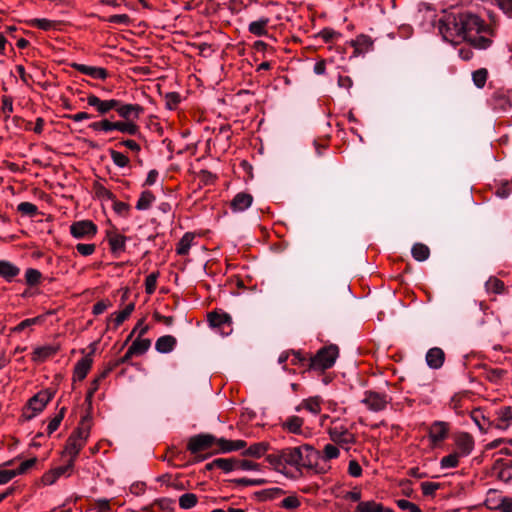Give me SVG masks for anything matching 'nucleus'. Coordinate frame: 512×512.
Wrapping results in <instances>:
<instances>
[{
  "instance_id": "58",
  "label": "nucleus",
  "mask_w": 512,
  "mask_h": 512,
  "mask_svg": "<svg viewBox=\"0 0 512 512\" xmlns=\"http://www.w3.org/2000/svg\"><path fill=\"white\" fill-rule=\"evenodd\" d=\"M32 25L42 30H50L55 26V22L46 18H38L32 21Z\"/></svg>"
},
{
  "instance_id": "64",
  "label": "nucleus",
  "mask_w": 512,
  "mask_h": 512,
  "mask_svg": "<svg viewBox=\"0 0 512 512\" xmlns=\"http://www.w3.org/2000/svg\"><path fill=\"white\" fill-rule=\"evenodd\" d=\"M36 463V458H31L23 461L15 470L16 475H22L32 468Z\"/></svg>"
},
{
  "instance_id": "51",
  "label": "nucleus",
  "mask_w": 512,
  "mask_h": 512,
  "mask_svg": "<svg viewBox=\"0 0 512 512\" xmlns=\"http://www.w3.org/2000/svg\"><path fill=\"white\" fill-rule=\"evenodd\" d=\"M291 364L307 367L309 369V358L305 357L300 351L290 352Z\"/></svg>"
},
{
  "instance_id": "6",
  "label": "nucleus",
  "mask_w": 512,
  "mask_h": 512,
  "mask_svg": "<svg viewBox=\"0 0 512 512\" xmlns=\"http://www.w3.org/2000/svg\"><path fill=\"white\" fill-rule=\"evenodd\" d=\"M54 393L49 389L41 390L29 399L23 411L25 419L30 420L41 413L52 400Z\"/></svg>"
},
{
  "instance_id": "34",
  "label": "nucleus",
  "mask_w": 512,
  "mask_h": 512,
  "mask_svg": "<svg viewBox=\"0 0 512 512\" xmlns=\"http://www.w3.org/2000/svg\"><path fill=\"white\" fill-rule=\"evenodd\" d=\"M208 321L213 327L230 326L232 323L231 316L227 313L211 312L208 314Z\"/></svg>"
},
{
  "instance_id": "57",
  "label": "nucleus",
  "mask_w": 512,
  "mask_h": 512,
  "mask_svg": "<svg viewBox=\"0 0 512 512\" xmlns=\"http://www.w3.org/2000/svg\"><path fill=\"white\" fill-rule=\"evenodd\" d=\"M440 484L436 482H422L421 483V490L423 495L425 496H432L434 493L439 489Z\"/></svg>"
},
{
  "instance_id": "23",
  "label": "nucleus",
  "mask_w": 512,
  "mask_h": 512,
  "mask_svg": "<svg viewBox=\"0 0 512 512\" xmlns=\"http://www.w3.org/2000/svg\"><path fill=\"white\" fill-rule=\"evenodd\" d=\"M126 236L119 233H109L108 234V243L113 254L119 255L120 253L125 251L126 247Z\"/></svg>"
},
{
  "instance_id": "25",
  "label": "nucleus",
  "mask_w": 512,
  "mask_h": 512,
  "mask_svg": "<svg viewBox=\"0 0 512 512\" xmlns=\"http://www.w3.org/2000/svg\"><path fill=\"white\" fill-rule=\"evenodd\" d=\"M352 46L354 47L355 54H364L372 49L373 40L371 39L370 36L361 34L357 36L355 40L352 41Z\"/></svg>"
},
{
  "instance_id": "56",
  "label": "nucleus",
  "mask_w": 512,
  "mask_h": 512,
  "mask_svg": "<svg viewBox=\"0 0 512 512\" xmlns=\"http://www.w3.org/2000/svg\"><path fill=\"white\" fill-rule=\"evenodd\" d=\"M396 503L401 510L409 512H422V510L416 504L406 499H399L396 501Z\"/></svg>"
},
{
  "instance_id": "11",
  "label": "nucleus",
  "mask_w": 512,
  "mask_h": 512,
  "mask_svg": "<svg viewBox=\"0 0 512 512\" xmlns=\"http://www.w3.org/2000/svg\"><path fill=\"white\" fill-rule=\"evenodd\" d=\"M492 474L506 485H512V461L498 459L492 467Z\"/></svg>"
},
{
  "instance_id": "53",
  "label": "nucleus",
  "mask_w": 512,
  "mask_h": 512,
  "mask_svg": "<svg viewBox=\"0 0 512 512\" xmlns=\"http://www.w3.org/2000/svg\"><path fill=\"white\" fill-rule=\"evenodd\" d=\"M64 414H65V408H62L60 410V412L53 419L50 420V422L48 423V426H47V433L49 435H51L58 429L61 421L63 420Z\"/></svg>"
},
{
  "instance_id": "1",
  "label": "nucleus",
  "mask_w": 512,
  "mask_h": 512,
  "mask_svg": "<svg viewBox=\"0 0 512 512\" xmlns=\"http://www.w3.org/2000/svg\"><path fill=\"white\" fill-rule=\"evenodd\" d=\"M319 458V451L308 444L287 447L267 456V461L278 472L301 473L304 468H312Z\"/></svg>"
},
{
  "instance_id": "4",
  "label": "nucleus",
  "mask_w": 512,
  "mask_h": 512,
  "mask_svg": "<svg viewBox=\"0 0 512 512\" xmlns=\"http://www.w3.org/2000/svg\"><path fill=\"white\" fill-rule=\"evenodd\" d=\"M339 356L337 345L324 346L314 356L309 357V369L314 371H325L334 366Z\"/></svg>"
},
{
  "instance_id": "20",
  "label": "nucleus",
  "mask_w": 512,
  "mask_h": 512,
  "mask_svg": "<svg viewBox=\"0 0 512 512\" xmlns=\"http://www.w3.org/2000/svg\"><path fill=\"white\" fill-rule=\"evenodd\" d=\"M512 424V408L502 407L497 411V419L493 424L497 429L506 430Z\"/></svg>"
},
{
  "instance_id": "16",
  "label": "nucleus",
  "mask_w": 512,
  "mask_h": 512,
  "mask_svg": "<svg viewBox=\"0 0 512 512\" xmlns=\"http://www.w3.org/2000/svg\"><path fill=\"white\" fill-rule=\"evenodd\" d=\"M362 402L371 411L378 412L385 409L387 405V399L385 395L376 392H367Z\"/></svg>"
},
{
  "instance_id": "10",
  "label": "nucleus",
  "mask_w": 512,
  "mask_h": 512,
  "mask_svg": "<svg viewBox=\"0 0 512 512\" xmlns=\"http://www.w3.org/2000/svg\"><path fill=\"white\" fill-rule=\"evenodd\" d=\"M70 233L76 239H89L96 235L97 226L90 220L77 221L70 226Z\"/></svg>"
},
{
  "instance_id": "12",
  "label": "nucleus",
  "mask_w": 512,
  "mask_h": 512,
  "mask_svg": "<svg viewBox=\"0 0 512 512\" xmlns=\"http://www.w3.org/2000/svg\"><path fill=\"white\" fill-rule=\"evenodd\" d=\"M455 452L461 457L469 456L475 446L474 438L467 432H459L455 435Z\"/></svg>"
},
{
  "instance_id": "21",
  "label": "nucleus",
  "mask_w": 512,
  "mask_h": 512,
  "mask_svg": "<svg viewBox=\"0 0 512 512\" xmlns=\"http://www.w3.org/2000/svg\"><path fill=\"white\" fill-rule=\"evenodd\" d=\"M445 359V354L441 348L434 347L428 350L426 353L427 365L432 369L440 368Z\"/></svg>"
},
{
  "instance_id": "33",
  "label": "nucleus",
  "mask_w": 512,
  "mask_h": 512,
  "mask_svg": "<svg viewBox=\"0 0 512 512\" xmlns=\"http://www.w3.org/2000/svg\"><path fill=\"white\" fill-rule=\"evenodd\" d=\"M85 443L82 441H79L74 436H69L66 446H65V452L70 456V460H73L75 462L76 457L78 456L81 449L84 447Z\"/></svg>"
},
{
  "instance_id": "59",
  "label": "nucleus",
  "mask_w": 512,
  "mask_h": 512,
  "mask_svg": "<svg viewBox=\"0 0 512 512\" xmlns=\"http://www.w3.org/2000/svg\"><path fill=\"white\" fill-rule=\"evenodd\" d=\"M95 244L78 243L76 245L77 252L82 256H90L95 252Z\"/></svg>"
},
{
  "instance_id": "46",
  "label": "nucleus",
  "mask_w": 512,
  "mask_h": 512,
  "mask_svg": "<svg viewBox=\"0 0 512 512\" xmlns=\"http://www.w3.org/2000/svg\"><path fill=\"white\" fill-rule=\"evenodd\" d=\"M42 274L38 269L28 268L25 272V281L29 286H35L40 283Z\"/></svg>"
},
{
  "instance_id": "61",
  "label": "nucleus",
  "mask_w": 512,
  "mask_h": 512,
  "mask_svg": "<svg viewBox=\"0 0 512 512\" xmlns=\"http://www.w3.org/2000/svg\"><path fill=\"white\" fill-rule=\"evenodd\" d=\"M2 113L5 115V119L10 117V114L13 112V100L9 96L2 97Z\"/></svg>"
},
{
  "instance_id": "29",
  "label": "nucleus",
  "mask_w": 512,
  "mask_h": 512,
  "mask_svg": "<svg viewBox=\"0 0 512 512\" xmlns=\"http://www.w3.org/2000/svg\"><path fill=\"white\" fill-rule=\"evenodd\" d=\"M303 423H304V421L302 418L293 415V416L288 417L282 423V428L289 433L300 435L303 433V431H302Z\"/></svg>"
},
{
  "instance_id": "8",
  "label": "nucleus",
  "mask_w": 512,
  "mask_h": 512,
  "mask_svg": "<svg viewBox=\"0 0 512 512\" xmlns=\"http://www.w3.org/2000/svg\"><path fill=\"white\" fill-rule=\"evenodd\" d=\"M217 440L210 434H198L189 439L187 449L192 454H198L211 449L214 445L217 446Z\"/></svg>"
},
{
  "instance_id": "49",
  "label": "nucleus",
  "mask_w": 512,
  "mask_h": 512,
  "mask_svg": "<svg viewBox=\"0 0 512 512\" xmlns=\"http://www.w3.org/2000/svg\"><path fill=\"white\" fill-rule=\"evenodd\" d=\"M301 505L300 499L296 495H290L285 497L280 506L287 510H295Z\"/></svg>"
},
{
  "instance_id": "5",
  "label": "nucleus",
  "mask_w": 512,
  "mask_h": 512,
  "mask_svg": "<svg viewBox=\"0 0 512 512\" xmlns=\"http://www.w3.org/2000/svg\"><path fill=\"white\" fill-rule=\"evenodd\" d=\"M89 128L93 131H102L105 133L117 130L127 135H137L139 133V126L133 121H115L112 122L108 119H102L97 122H93L89 125Z\"/></svg>"
},
{
  "instance_id": "19",
  "label": "nucleus",
  "mask_w": 512,
  "mask_h": 512,
  "mask_svg": "<svg viewBox=\"0 0 512 512\" xmlns=\"http://www.w3.org/2000/svg\"><path fill=\"white\" fill-rule=\"evenodd\" d=\"M71 66L80 73L91 76L94 79L104 80L108 75L107 70L102 67L88 66L79 63H73Z\"/></svg>"
},
{
  "instance_id": "15",
  "label": "nucleus",
  "mask_w": 512,
  "mask_h": 512,
  "mask_svg": "<svg viewBox=\"0 0 512 512\" xmlns=\"http://www.w3.org/2000/svg\"><path fill=\"white\" fill-rule=\"evenodd\" d=\"M490 105L494 110L508 111L512 106L509 92L503 89L494 91L490 98Z\"/></svg>"
},
{
  "instance_id": "7",
  "label": "nucleus",
  "mask_w": 512,
  "mask_h": 512,
  "mask_svg": "<svg viewBox=\"0 0 512 512\" xmlns=\"http://www.w3.org/2000/svg\"><path fill=\"white\" fill-rule=\"evenodd\" d=\"M451 425L446 421H434L431 423L428 429V438L433 446H438L444 442L450 433Z\"/></svg>"
},
{
  "instance_id": "44",
  "label": "nucleus",
  "mask_w": 512,
  "mask_h": 512,
  "mask_svg": "<svg viewBox=\"0 0 512 512\" xmlns=\"http://www.w3.org/2000/svg\"><path fill=\"white\" fill-rule=\"evenodd\" d=\"M267 448L268 445L265 442L254 443L244 452V454L259 458L265 454Z\"/></svg>"
},
{
  "instance_id": "35",
  "label": "nucleus",
  "mask_w": 512,
  "mask_h": 512,
  "mask_svg": "<svg viewBox=\"0 0 512 512\" xmlns=\"http://www.w3.org/2000/svg\"><path fill=\"white\" fill-rule=\"evenodd\" d=\"M357 512H393L392 509L384 507L375 501L359 502Z\"/></svg>"
},
{
  "instance_id": "2",
  "label": "nucleus",
  "mask_w": 512,
  "mask_h": 512,
  "mask_svg": "<svg viewBox=\"0 0 512 512\" xmlns=\"http://www.w3.org/2000/svg\"><path fill=\"white\" fill-rule=\"evenodd\" d=\"M463 35L461 41H468L477 49L488 48L492 40L483 33L488 31L484 21L477 15L463 13Z\"/></svg>"
},
{
  "instance_id": "42",
  "label": "nucleus",
  "mask_w": 512,
  "mask_h": 512,
  "mask_svg": "<svg viewBox=\"0 0 512 512\" xmlns=\"http://www.w3.org/2000/svg\"><path fill=\"white\" fill-rule=\"evenodd\" d=\"M198 503V497L194 493H185L179 497V506L183 510L195 507Z\"/></svg>"
},
{
  "instance_id": "38",
  "label": "nucleus",
  "mask_w": 512,
  "mask_h": 512,
  "mask_svg": "<svg viewBox=\"0 0 512 512\" xmlns=\"http://www.w3.org/2000/svg\"><path fill=\"white\" fill-rule=\"evenodd\" d=\"M135 304H128L123 310L115 312L111 315V320L114 323L115 328L119 327L134 311Z\"/></svg>"
},
{
  "instance_id": "60",
  "label": "nucleus",
  "mask_w": 512,
  "mask_h": 512,
  "mask_svg": "<svg viewBox=\"0 0 512 512\" xmlns=\"http://www.w3.org/2000/svg\"><path fill=\"white\" fill-rule=\"evenodd\" d=\"M341 35L339 32L331 29V28H324L319 32V37L322 38L325 42H330L336 38H339Z\"/></svg>"
},
{
  "instance_id": "52",
  "label": "nucleus",
  "mask_w": 512,
  "mask_h": 512,
  "mask_svg": "<svg viewBox=\"0 0 512 512\" xmlns=\"http://www.w3.org/2000/svg\"><path fill=\"white\" fill-rule=\"evenodd\" d=\"M339 454L338 447L333 444H326L323 448V459L325 461L336 459L339 457Z\"/></svg>"
},
{
  "instance_id": "9",
  "label": "nucleus",
  "mask_w": 512,
  "mask_h": 512,
  "mask_svg": "<svg viewBox=\"0 0 512 512\" xmlns=\"http://www.w3.org/2000/svg\"><path fill=\"white\" fill-rule=\"evenodd\" d=\"M328 434H329L330 439L334 443H336L337 445H340L341 447L345 448L346 450L349 449L351 444H354L356 442L355 435L344 426L330 427L328 429Z\"/></svg>"
},
{
  "instance_id": "13",
  "label": "nucleus",
  "mask_w": 512,
  "mask_h": 512,
  "mask_svg": "<svg viewBox=\"0 0 512 512\" xmlns=\"http://www.w3.org/2000/svg\"><path fill=\"white\" fill-rule=\"evenodd\" d=\"M87 104L96 109L100 115H105L111 110H115L116 106H119V100L108 99L102 100L94 94H89L86 98Z\"/></svg>"
},
{
  "instance_id": "54",
  "label": "nucleus",
  "mask_w": 512,
  "mask_h": 512,
  "mask_svg": "<svg viewBox=\"0 0 512 512\" xmlns=\"http://www.w3.org/2000/svg\"><path fill=\"white\" fill-rule=\"evenodd\" d=\"M180 103V95L177 92H169L165 95V105L169 110H173Z\"/></svg>"
},
{
  "instance_id": "47",
  "label": "nucleus",
  "mask_w": 512,
  "mask_h": 512,
  "mask_svg": "<svg viewBox=\"0 0 512 512\" xmlns=\"http://www.w3.org/2000/svg\"><path fill=\"white\" fill-rule=\"evenodd\" d=\"M17 210L25 216L34 217L38 214V207L31 202H21Z\"/></svg>"
},
{
  "instance_id": "26",
  "label": "nucleus",
  "mask_w": 512,
  "mask_h": 512,
  "mask_svg": "<svg viewBox=\"0 0 512 512\" xmlns=\"http://www.w3.org/2000/svg\"><path fill=\"white\" fill-rule=\"evenodd\" d=\"M321 404L322 399L319 396L309 397L304 399L297 407L296 411H300L302 409L307 410L308 412L317 415L321 412Z\"/></svg>"
},
{
  "instance_id": "55",
  "label": "nucleus",
  "mask_w": 512,
  "mask_h": 512,
  "mask_svg": "<svg viewBox=\"0 0 512 512\" xmlns=\"http://www.w3.org/2000/svg\"><path fill=\"white\" fill-rule=\"evenodd\" d=\"M154 506H157L163 512H172L174 501L169 498H161L154 502Z\"/></svg>"
},
{
  "instance_id": "3",
  "label": "nucleus",
  "mask_w": 512,
  "mask_h": 512,
  "mask_svg": "<svg viewBox=\"0 0 512 512\" xmlns=\"http://www.w3.org/2000/svg\"><path fill=\"white\" fill-rule=\"evenodd\" d=\"M437 28L445 41L452 44L460 43L463 35V13L445 14L438 20Z\"/></svg>"
},
{
  "instance_id": "28",
  "label": "nucleus",
  "mask_w": 512,
  "mask_h": 512,
  "mask_svg": "<svg viewBox=\"0 0 512 512\" xmlns=\"http://www.w3.org/2000/svg\"><path fill=\"white\" fill-rule=\"evenodd\" d=\"M176 343H177V340L174 336L164 335L157 339V341L155 343V349L159 353H163V354L170 353L175 348Z\"/></svg>"
},
{
  "instance_id": "50",
  "label": "nucleus",
  "mask_w": 512,
  "mask_h": 512,
  "mask_svg": "<svg viewBox=\"0 0 512 512\" xmlns=\"http://www.w3.org/2000/svg\"><path fill=\"white\" fill-rule=\"evenodd\" d=\"M158 277H159V272H153L146 277L145 291L147 294H153L155 292Z\"/></svg>"
},
{
  "instance_id": "40",
  "label": "nucleus",
  "mask_w": 512,
  "mask_h": 512,
  "mask_svg": "<svg viewBox=\"0 0 512 512\" xmlns=\"http://www.w3.org/2000/svg\"><path fill=\"white\" fill-rule=\"evenodd\" d=\"M154 201V194L149 190H145L141 193L136 203V209L140 211L148 210Z\"/></svg>"
},
{
  "instance_id": "36",
  "label": "nucleus",
  "mask_w": 512,
  "mask_h": 512,
  "mask_svg": "<svg viewBox=\"0 0 512 512\" xmlns=\"http://www.w3.org/2000/svg\"><path fill=\"white\" fill-rule=\"evenodd\" d=\"M151 346L150 339L142 338L138 336L130 346V352L135 353L136 355H143L148 351Z\"/></svg>"
},
{
  "instance_id": "18",
  "label": "nucleus",
  "mask_w": 512,
  "mask_h": 512,
  "mask_svg": "<svg viewBox=\"0 0 512 512\" xmlns=\"http://www.w3.org/2000/svg\"><path fill=\"white\" fill-rule=\"evenodd\" d=\"M93 364L92 353L81 358L74 367V380L82 381L87 376Z\"/></svg>"
},
{
  "instance_id": "41",
  "label": "nucleus",
  "mask_w": 512,
  "mask_h": 512,
  "mask_svg": "<svg viewBox=\"0 0 512 512\" xmlns=\"http://www.w3.org/2000/svg\"><path fill=\"white\" fill-rule=\"evenodd\" d=\"M460 458L462 457L453 451L452 453L442 457L440 460V467L442 469L456 468L459 465Z\"/></svg>"
},
{
  "instance_id": "31",
  "label": "nucleus",
  "mask_w": 512,
  "mask_h": 512,
  "mask_svg": "<svg viewBox=\"0 0 512 512\" xmlns=\"http://www.w3.org/2000/svg\"><path fill=\"white\" fill-rule=\"evenodd\" d=\"M57 351L58 348L51 345L37 347L32 353V360L35 362H43L49 357L55 355Z\"/></svg>"
},
{
  "instance_id": "63",
  "label": "nucleus",
  "mask_w": 512,
  "mask_h": 512,
  "mask_svg": "<svg viewBox=\"0 0 512 512\" xmlns=\"http://www.w3.org/2000/svg\"><path fill=\"white\" fill-rule=\"evenodd\" d=\"M36 463V458H31L23 461L15 470L16 475H22L32 468Z\"/></svg>"
},
{
  "instance_id": "48",
  "label": "nucleus",
  "mask_w": 512,
  "mask_h": 512,
  "mask_svg": "<svg viewBox=\"0 0 512 512\" xmlns=\"http://www.w3.org/2000/svg\"><path fill=\"white\" fill-rule=\"evenodd\" d=\"M110 156L113 163L120 168L126 167L130 162L129 158L125 154L113 149L110 150Z\"/></svg>"
},
{
  "instance_id": "22",
  "label": "nucleus",
  "mask_w": 512,
  "mask_h": 512,
  "mask_svg": "<svg viewBox=\"0 0 512 512\" xmlns=\"http://www.w3.org/2000/svg\"><path fill=\"white\" fill-rule=\"evenodd\" d=\"M20 274V268L7 260H0V276L11 282Z\"/></svg>"
},
{
  "instance_id": "27",
  "label": "nucleus",
  "mask_w": 512,
  "mask_h": 512,
  "mask_svg": "<svg viewBox=\"0 0 512 512\" xmlns=\"http://www.w3.org/2000/svg\"><path fill=\"white\" fill-rule=\"evenodd\" d=\"M245 447L246 442L244 440H227L224 438L217 440V448L223 453L241 450Z\"/></svg>"
},
{
  "instance_id": "30",
  "label": "nucleus",
  "mask_w": 512,
  "mask_h": 512,
  "mask_svg": "<svg viewBox=\"0 0 512 512\" xmlns=\"http://www.w3.org/2000/svg\"><path fill=\"white\" fill-rule=\"evenodd\" d=\"M270 20L268 17H261L256 21H252L248 26V31L255 36H265L268 34L267 26Z\"/></svg>"
},
{
  "instance_id": "17",
  "label": "nucleus",
  "mask_w": 512,
  "mask_h": 512,
  "mask_svg": "<svg viewBox=\"0 0 512 512\" xmlns=\"http://www.w3.org/2000/svg\"><path fill=\"white\" fill-rule=\"evenodd\" d=\"M253 203V196L246 192L237 193L230 202L231 210L235 213L247 210Z\"/></svg>"
},
{
  "instance_id": "37",
  "label": "nucleus",
  "mask_w": 512,
  "mask_h": 512,
  "mask_svg": "<svg viewBox=\"0 0 512 512\" xmlns=\"http://www.w3.org/2000/svg\"><path fill=\"white\" fill-rule=\"evenodd\" d=\"M193 240L194 235L192 233H185L177 243L176 253L181 256L187 255L190 251Z\"/></svg>"
},
{
  "instance_id": "24",
  "label": "nucleus",
  "mask_w": 512,
  "mask_h": 512,
  "mask_svg": "<svg viewBox=\"0 0 512 512\" xmlns=\"http://www.w3.org/2000/svg\"><path fill=\"white\" fill-rule=\"evenodd\" d=\"M237 459L235 458H217L213 460L211 463L207 464V469H212L214 467L221 469L225 473H229L237 470Z\"/></svg>"
},
{
  "instance_id": "32",
  "label": "nucleus",
  "mask_w": 512,
  "mask_h": 512,
  "mask_svg": "<svg viewBox=\"0 0 512 512\" xmlns=\"http://www.w3.org/2000/svg\"><path fill=\"white\" fill-rule=\"evenodd\" d=\"M470 417L481 432H487L493 425L480 409L473 410Z\"/></svg>"
},
{
  "instance_id": "45",
  "label": "nucleus",
  "mask_w": 512,
  "mask_h": 512,
  "mask_svg": "<svg viewBox=\"0 0 512 512\" xmlns=\"http://www.w3.org/2000/svg\"><path fill=\"white\" fill-rule=\"evenodd\" d=\"M488 78V71L485 68H480L472 73V80L477 88H483Z\"/></svg>"
},
{
  "instance_id": "62",
  "label": "nucleus",
  "mask_w": 512,
  "mask_h": 512,
  "mask_svg": "<svg viewBox=\"0 0 512 512\" xmlns=\"http://www.w3.org/2000/svg\"><path fill=\"white\" fill-rule=\"evenodd\" d=\"M237 470H256L259 464L250 460L237 459Z\"/></svg>"
},
{
  "instance_id": "39",
  "label": "nucleus",
  "mask_w": 512,
  "mask_h": 512,
  "mask_svg": "<svg viewBox=\"0 0 512 512\" xmlns=\"http://www.w3.org/2000/svg\"><path fill=\"white\" fill-rule=\"evenodd\" d=\"M411 253L416 261L422 262L429 258L430 249L423 243H415L411 249Z\"/></svg>"
},
{
  "instance_id": "43",
  "label": "nucleus",
  "mask_w": 512,
  "mask_h": 512,
  "mask_svg": "<svg viewBox=\"0 0 512 512\" xmlns=\"http://www.w3.org/2000/svg\"><path fill=\"white\" fill-rule=\"evenodd\" d=\"M485 287L487 292L494 294H501L505 289L504 283L496 277L489 278Z\"/></svg>"
},
{
  "instance_id": "14",
  "label": "nucleus",
  "mask_w": 512,
  "mask_h": 512,
  "mask_svg": "<svg viewBox=\"0 0 512 512\" xmlns=\"http://www.w3.org/2000/svg\"><path fill=\"white\" fill-rule=\"evenodd\" d=\"M118 115L124 120L136 122L144 112V108L139 104H123L119 101V106L115 107Z\"/></svg>"
}]
</instances>
